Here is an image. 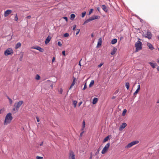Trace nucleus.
I'll return each instance as SVG.
<instances>
[{
    "label": "nucleus",
    "mask_w": 159,
    "mask_h": 159,
    "mask_svg": "<svg viewBox=\"0 0 159 159\" xmlns=\"http://www.w3.org/2000/svg\"><path fill=\"white\" fill-rule=\"evenodd\" d=\"M110 145V143H108L104 147L102 151V154H105L107 151L108 148H109Z\"/></svg>",
    "instance_id": "39448f33"
},
{
    "label": "nucleus",
    "mask_w": 159,
    "mask_h": 159,
    "mask_svg": "<svg viewBox=\"0 0 159 159\" xmlns=\"http://www.w3.org/2000/svg\"><path fill=\"white\" fill-rule=\"evenodd\" d=\"M7 97L9 100L10 104H12L13 102L12 100L8 96H7Z\"/></svg>",
    "instance_id": "393cba45"
},
{
    "label": "nucleus",
    "mask_w": 159,
    "mask_h": 159,
    "mask_svg": "<svg viewBox=\"0 0 159 159\" xmlns=\"http://www.w3.org/2000/svg\"><path fill=\"white\" fill-rule=\"evenodd\" d=\"M23 101H20L18 102L15 103L14 105V107L16 108V109H18L19 110V108L21 106L22 104L23 103Z\"/></svg>",
    "instance_id": "423d86ee"
},
{
    "label": "nucleus",
    "mask_w": 159,
    "mask_h": 159,
    "mask_svg": "<svg viewBox=\"0 0 159 159\" xmlns=\"http://www.w3.org/2000/svg\"><path fill=\"white\" fill-rule=\"evenodd\" d=\"M99 16H94L92 17H91L87 19L86 20L84 23H83V25H84L92 20H93L95 19H98L99 18Z\"/></svg>",
    "instance_id": "7ed1b4c3"
},
{
    "label": "nucleus",
    "mask_w": 159,
    "mask_h": 159,
    "mask_svg": "<svg viewBox=\"0 0 159 159\" xmlns=\"http://www.w3.org/2000/svg\"><path fill=\"white\" fill-rule=\"evenodd\" d=\"M157 103H159V99L157 101Z\"/></svg>",
    "instance_id": "774afa93"
},
{
    "label": "nucleus",
    "mask_w": 159,
    "mask_h": 159,
    "mask_svg": "<svg viewBox=\"0 0 159 159\" xmlns=\"http://www.w3.org/2000/svg\"><path fill=\"white\" fill-rule=\"evenodd\" d=\"M139 90L137 89V90H136V91H135V92L134 93V95H135L137 94L138 93Z\"/></svg>",
    "instance_id": "e433bc0d"
},
{
    "label": "nucleus",
    "mask_w": 159,
    "mask_h": 159,
    "mask_svg": "<svg viewBox=\"0 0 159 159\" xmlns=\"http://www.w3.org/2000/svg\"><path fill=\"white\" fill-rule=\"evenodd\" d=\"M83 125L84 126H84H85V122H84V121L83 122Z\"/></svg>",
    "instance_id": "13d9d810"
},
{
    "label": "nucleus",
    "mask_w": 159,
    "mask_h": 159,
    "mask_svg": "<svg viewBox=\"0 0 159 159\" xmlns=\"http://www.w3.org/2000/svg\"><path fill=\"white\" fill-rule=\"evenodd\" d=\"M69 155V159H75V154L73 152L70 151Z\"/></svg>",
    "instance_id": "6e6552de"
},
{
    "label": "nucleus",
    "mask_w": 159,
    "mask_h": 159,
    "mask_svg": "<svg viewBox=\"0 0 159 159\" xmlns=\"http://www.w3.org/2000/svg\"><path fill=\"white\" fill-rule=\"evenodd\" d=\"M13 119V117L12 116V114L9 112L7 114L5 117V120L4 122V125H7L10 124Z\"/></svg>",
    "instance_id": "f257e3e1"
},
{
    "label": "nucleus",
    "mask_w": 159,
    "mask_h": 159,
    "mask_svg": "<svg viewBox=\"0 0 159 159\" xmlns=\"http://www.w3.org/2000/svg\"><path fill=\"white\" fill-rule=\"evenodd\" d=\"M86 14V12H82V15H81L82 17V18L84 17L85 15Z\"/></svg>",
    "instance_id": "2f4dec72"
},
{
    "label": "nucleus",
    "mask_w": 159,
    "mask_h": 159,
    "mask_svg": "<svg viewBox=\"0 0 159 159\" xmlns=\"http://www.w3.org/2000/svg\"><path fill=\"white\" fill-rule=\"evenodd\" d=\"M145 36L146 38L149 39H151L152 36L151 32L149 30H148L146 34L145 35Z\"/></svg>",
    "instance_id": "0eeeda50"
},
{
    "label": "nucleus",
    "mask_w": 159,
    "mask_h": 159,
    "mask_svg": "<svg viewBox=\"0 0 159 159\" xmlns=\"http://www.w3.org/2000/svg\"><path fill=\"white\" fill-rule=\"evenodd\" d=\"M31 17V16H27L26 17V18H27V19H30Z\"/></svg>",
    "instance_id": "864d4df0"
},
{
    "label": "nucleus",
    "mask_w": 159,
    "mask_h": 159,
    "mask_svg": "<svg viewBox=\"0 0 159 159\" xmlns=\"http://www.w3.org/2000/svg\"><path fill=\"white\" fill-rule=\"evenodd\" d=\"M22 58H23L22 56L20 57L19 59L20 61H22Z\"/></svg>",
    "instance_id": "3c124183"
},
{
    "label": "nucleus",
    "mask_w": 159,
    "mask_h": 159,
    "mask_svg": "<svg viewBox=\"0 0 159 159\" xmlns=\"http://www.w3.org/2000/svg\"><path fill=\"white\" fill-rule=\"evenodd\" d=\"M102 8V9L106 12H107L108 11V9L107 7L105 5H102L101 6Z\"/></svg>",
    "instance_id": "ddd939ff"
},
{
    "label": "nucleus",
    "mask_w": 159,
    "mask_h": 159,
    "mask_svg": "<svg viewBox=\"0 0 159 159\" xmlns=\"http://www.w3.org/2000/svg\"><path fill=\"white\" fill-rule=\"evenodd\" d=\"M109 139V136H108L107 137H106L103 140V143L105 142H106Z\"/></svg>",
    "instance_id": "4be33fe9"
},
{
    "label": "nucleus",
    "mask_w": 159,
    "mask_h": 159,
    "mask_svg": "<svg viewBox=\"0 0 159 159\" xmlns=\"http://www.w3.org/2000/svg\"><path fill=\"white\" fill-rule=\"evenodd\" d=\"M76 25H74L73 26V28L72 29L73 30H75V28H76Z\"/></svg>",
    "instance_id": "c03bdc74"
},
{
    "label": "nucleus",
    "mask_w": 159,
    "mask_h": 159,
    "mask_svg": "<svg viewBox=\"0 0 159 159\" xmlns=\"http://www.w3.org/2000/svg\"><path fill=\"white\" fill-rule=\"evenodd\" d=\"M142 43L140 41H138L135 44L136 47V52H138L139 51L142 49Z\"/></svg>",
    "instance_id": "f03ea898"
},
{
    "label": "nucleus",
    "mask_w": 159,
    "mask_h": 159,
    "mask_svg": "<svg viewBox=\"0 0 159 159\" xmlns=\"http://www.w3.org/2000/svg\"><path fill=\"white\" fill-rule=\"evenodd\" d=\"M55 60V58L54 57H53L52 58V62H53Z\"/></svg>",
    "instance_id": "603ef678"
},
{
    "label": "nucleus",
    "mask_w": 159,
    "mask_h": 159,
    "mask_svg": "<svg viewBox=\"0 0 159 159\" xmlns=\"http://www.w3.org/2000/svg\"><path fill=\"white\" fill-rule=\"evenodd\" d=\"M100 148H99L97 150V152H96L95 153L96 155H97L99 153V152L100 151Z\"/></svg>",
    "instance_id": "c9c22d12"
},
{
    "label": "nucleus",
    "mask_w": 159,
    "mask_h": 159,
    "mask_svg": "<svg viewBox=\"0 0 159 159\" xmlns=\"http://www.w3.org/2000/svg\"><path fill=\"white\" fill-rule=\"evenodd\" d=\"M36 159H43V157L38 156L36 157Z\"/></svg>",
    "instance_id": "4c0bfd02"
},
{
    "label": "nucleus",
    "mask_w": 159,
    "mask_h": 159,
    "mask_svg": "<svg viewBox=\"0 0 159 159\" xmlns=\"http://www.w3.org/2000/svg\"><path fill=\"white\" fill-rule=\"evenodd\" d=\"M103 63H101L100 64L98 65V67H101L102 66V65H103Z\"/></svg>",
    "instance_id": "79ce46f5"
},
{
    "label": "nucleus",
    "mask_w": 159,
    "mask_h": 159,
    "mask_svg": "<svg viewBox=\"0 0 159 159\" xmlns=\"http://www.w3.org/2000/svg\"><path fill=\"white\" fill-rule=\"evenodd\" d=\"M116 51L117 49L115 48H114L113 50L111 52V54L112 55L116 53Z\"/></svg>",
    "instance_id": "dca6fc26"
},
{
    "label": "nucleus",
    "mask_w": 159,
    "mask_h": 159,
    "mask_svg": "<svg viewBox=\"0 0 159 159\" xmlns=\"http://www.w3.org/2000/svg\"><path fill=\"white\" fill-rule=\"evenodd\" d=\"M12 110L13 111H18V109H16V107H14L13 108V109H12Z\"/></svg>",
    "instance_id": "37998d69"
},
{
    "label": "nucleus",
    "mask_w": 159,
    "mask_h": 159,
    "mask_svg": "<svg viewBox=\"0 0 159 159\" xmlns=\"http://www.w3.org/2000/svg\"><path fill=\"white\" fill-rule=\"evenodd\" d=\"M36 118L37 121L38 122H39V121H40V120H39V117L38 116H36Z\"/></svg>",
    "instance_id": "a18cd8bd"
},
{
    "label": "nucleus",
    "mask_w": 159,
    "mask_h": 159,
    "mask_svg": "<svg viewBox=\"0 0 159 159\" xmlns=\"http://www.w3.org/2000/svg\"><path fill=\"white\" fill-rule=\"evenodd\" d=\"M43 142H42L40 144H39L40 146H42L43 145Z\"/></svg>",
    "instance_id": "0e129e2a"
},
{
    "label": "nucleus",
    "mask_w": 159,
    "mask_h": 159,
    "mask_svg": "<svg viewBox=\"0 0 159 159\" xmlns=\"http://www.w3.org/2000/svg\"><path fill=\"white\" fill-rule=\"evenodd\" d=\"M125 86L127 89H129V84L128 82H126L125 83Z\"/></svg>",
    "instance_id": "b1692460"
},
{
    "label": "nucleus",
    "mask_w": 159,
    "mask_h": 159,
    "mask_svg": "<svg viewBox=\"0 0 159 159\" xmlns=\"http://www.w3.org/2000/svg\"><path fill=\"white\" fill-rule=\"evenodd\" d=\"M93 9H91L90 10V11H89V15L91 14V13H92V12H93Z\"/></svg>",
    "instance_id": "ea45409f"
},
{
    "label": "nucleus",
    "mask_w": 159,
    "mask_h": 159,
    "mask_svg": "<svg viewBox=\"0 0 159 159\" xmlns=\"http://www.w3.org/2000/svg\"><path fill=\"white\" fill-rule=\"evenodd\" d=\"M147 45L149 47V48L151 50H152L154 49V47H153L151 43H148L147 44Z\"/></svg>",
    "instance_id": "2eb2a0df"
},
{
    "label": "nucleus",
    "mask_w": 159,
    "mask_h": 159,
    "mask_svg": "<svg viewBox=\"0 0 159 159\" xmlns=\"http://www.w3.org/2000/svg\"><path fill=\"white\" fill-rule=\"evenodd\" d=\"M81 60V59L80 61H79V65H80V66H81V62H80Z\"/></svg>",
    "instance_id": "6e6d98bb"
},
{
    "label": "nucleus",
    "mask_w": 159,
    "mask_h": 159,
    "mask_svg": "<svg viewBox=\"0 0 159 159\" xmlns=\"http://www.w3.org/2000/svg\"><path fill=\"white\" fill-rule=\"evenodd\" d=\"M4 109H2L0 110V115L2 113L4 112Z\"/></svg>",
    "instance_id": "f704fd0d"
},
{
    "label": "nucleus",
    "mask_w": 159,
    "mask_h": 159,
    "mask_svg": "<svg viewBox=\"0 0 159 159\" xmlns=\"http://www.w3.org/2000/svg\"><path fill=\"white\" fill-rule=\"evenodd\" d=\"M34 49H37L41 52H43L44 51V49L39 46H36L34 48Z\"/></svg>",
    "instance_id": "9b49d317"
},
{
    "label": "nucleus",
    "mask_w": 159,
    "mask_h": 159,
    "mask_svg": "<svg viewBox=\"0 0 159 159\" xmlns=\"http://www.w3.org/2000/svg\"><path fill=\"white\" fill-rule=\"evenodd\" d=\"M126 111H127V110L126 109H125L124 110L123 112L122 113V114L123 116H124L125 115V114L126 113Z\"/></svg>",
    "instance_id": "c756f323"
},
{
    "label": "nucleus",
    "mask_w": 159,
    "mask_h": 159,
    "mask_svg": "<svg viewBox=\"0 0 159 159\" xmlns=\"http://www.w3.org/2000/svg\"><path fill=\"white\" fill-rule=\"evenodd\" d=\"M62 91H63V90H62V89H60V91H59L60 93L61 94H62Z\"/></svg>",
    "instance_id": "09e8293b"
},
{
    "label": "nucleus",
    "mask_w": 159,
    "mask_h": 159,
    "mask_svg": "<svg viewBox=\"0 0 159 159\" xmlns=\"http://www.w3.org/2000/svg\"><path fill=\"white\" fill-rule=\"evenodd\" d=\"M92 153H91V156H90V157H89V159H92Z\"/></svg>",
    "instance_id": "052dcab7"
},
{
    "label": "nucleus",
    "mask_w": 159,
    "mask_h": 159,
    "mask_svg": "<svg viewBox=\"0 0 159 159\" xmlns=\"http://www.w3.org/2000/svg\"><path fill=\"white\" fill-rule=\"evenodd\" d=\"M62 54L64 56H65V51H63L62 52Z\"/></svg>",
    "instance_id": "8fccbe9b"
},
{
    "label": "nucleus",
    "mask_w": 159,
    "mask_h": 159,
    "mask_svg": "<svg viewBox=\"0 0 159 159\" xmlns=\"http://www.w3.org/2000/svg\"><path fill=\"white\" fill-rule=\"evenodd\" d=\"M12 12V11L11 10H7L5 11L4 16L5 17L8 16Z\"/></svg>",
    "instance_id": "9d476101"
},
{
    "label": "nucleus",
    "mask_w": 159,
    "mask_h": 159,
    "mask_svg": "<svg viewBox=\"0 0 159 159\" xmlns=\"http://www.w3.org/2000/svg\"><path fill=\"white\" fill-rule=\"evenodd\" d=\"M149 64L153 68H155V66H157L156 64L152 62H149Z\"/></svg>",
    "instance_id": "a211bd4d"
},
{
    "label": "nucleus",
    "mask_w": 159,
    "mask_h": 159,
    "mask_svg": "<svg viewBox=\"0 0 159 159\" xmlns=\"http://www.w3.org/2000/svg\"><path fill=\"white\" fill-rule=\"evenodd\" d=\"M157 62L159 63V59H157Z\"/></svg>",
    "instance_id": "69168bd1"
},
{
    "label": "nucleus",
    "mask_w": 159,
    "mask_h": 159,
    "mask_svg": "<svg viewBox=\"0 0 159 159\" xmlns=\"http://www.w3.org/2000/svg\"><path fill=\"white\" fill-rule=\"evenodd\" d=\"M102 38H100L99 39L98 41L97 46H101L102 44Z\"/></svg>",
    "instance_id": "f3484780"
},
{
    "label": "nucleus",
    "mask_w": 159,
    "mask_h": 159,
    "mask_svg": "<svg viewBox=\"0 0 159 159\" xmlns=\"http://www.w3.org/2000/svg\"><path fill=\"white\" fill-rule=\"evenodd\" d=\"M134 145L132 142H131L129 143L127 146L126 147L127 148H129L133 146Z\"/></svg>",
    "instance_id": "412c9836"
},
{
    "label": "nucleus",
    "mask_w": 159,
    "mask_h": 159,
    "mask_svg": "<svg viewBox=\"0 0 159 159\" xmlns=\"http://www.w3.org/2000/svg\"><path fill=\"white\" fill-rule=\"evenodd\" d=\"M75 17V15L74 14H72L70 15V19L73 20L74 19Z\"/></svg>",
    "instance_id": "5701e85b"
},
{
    "label": "nucleus",
    "mask_w": 159,
    "mask_h": 159,
    "mask_svg": "<svg viewBox=\"0 0 159 159\" xmlns=\"http://www.w3.org/2000/svg\"><path fill=\"white\" fill-rule=\"evenodd\" d=\"M98 100V99L97 98H94L93 99V102H92L93 104H95L97 102Z\"/></svg>",
    "instance_id": "aec40b11"
},
{
    "label": "nucleus",
    "mask_w": 159,
    "mask_h": 159,
    "mask_svg": "<svg viewBox=\"0 0 159 159\" xmlns=\"http://www.w3.org/2000/svg\"><path fill=\"white\" fill-rule=\"evenodd\" d=\"M18 20V18L17 17V14H15V20L16 21H17Z\"/></svg>",
    "instance_id": "7c9ffc66"
},
{
    "label": "nucleus",
    "mask_w": 159,
    "mask_h": 159,
    "mask_svg": "<svg viewBox=\"0 0 159 159\" xmlns=\"http://www.w3.org/2000/svg\"><path fill=\"white\" fill-rule=\"evenodd\" d=\"M132 142H133V144L134 145L135 144L138 143H139V141L138 140H136L133 141Z\"/></svg>",
    "instance_id": "cd10ccee"
},
{
    "label": "nucleus",
    "mask_w": 159,
    "mask_h": 159,
    "mask_svg": "<svg viewBox=\"0 0 159 159\" xmlns=\"http://www.w3.org/2000/svg\"><path fill=\"white\" fill-rule=\"evenodd\" d=\"M69 36V34L68 33H66L64 34V36L66 37Z\"/></svg>",
    "instance_id": "72a5a7b5"
},
{
    "label": "nucleus",
    "mask_w": 159,
    "mask_h": 159,
    "mask_svg": "<svg viewBox=\"0 0 159 159\" xmlns=\"http://www.w3.org/2000/svg\"><path fill=\"white\" fill-rule=\"evenodd\" d=\"M127 126V124L126 123H123L120 126L119 128V130L120 131L122 130Z\"/></svg>",
    "instance_id": "1a4fd4ad"
},
{
    "label": "nucleus",
    "mask_w": 159,
    "mask_h": 159,
    "mask_svg": "<svg viewBox=\"0 0 159 159\" xmlns=\"http://www.w3.org/2000/svg\"><path fill=\"white\" fill-rule=\"evenodd\" d=\"M73 103L74 107H76V104L77 103V101L75 100H74L73 101Z\"/></svg>",
    "instance_id": "bb28decb"
},
{
    "label": "nucleus",
    "mask_w": 159,
    "mask_h": 159,
    "mask_svg": "<svg viewBox=\"0 0 159 159\" xmlns=\"http://www.w3.org/2000/svg\"><path fill=\"white\" fill-rule=\"evenodd\" d=\"M51 39V37L50 36H48L47 39H46L45 43L46 44H47L49 43Z\"/></svg>",
    "instance_id": "f8f14e48"
},
{
    "label": "nucleus",
    "mask_w": 159,
    "mask_h": 159,
    "mask_svg": "<svg viewBox=\"0 0 159 159\" xmlns=\"http://www.w3.org/2000/svg\"><path fill=\"white\" fill-rule=\"evenodd\" d=\"M117 40L116 39H114L111 40V43L112 44H115L117 42Z\"/></svg>",
    "instance_id": "6ab92c4d"
},
{
    "label": "nucleus",
    "mask_w": 159,
    "mask_h": 159,
    "mask_svg": "<svg viewBox=\"0 0 159 159\" xmlns=\"http://www.w3.org/2000/svg\"><path fill=\"white\" fill-rule=\"evenodd\" d=\"M137 89L139 90H140V85H139L138 87V88Z\"/></svg>",
    "instance_id": "4d7b16f0"
},
{
    "label": "nucleus",
    "mask_w": 159,
    "mask_h": 159,
    "mask_svg": "<svg viewBox=\"0 0 159 159\" xmlns=\"http://www.w3.org/2000/svg\"><path fill=\"white\" fill-rule=\"evenodd\" d=\"M73 78H74L71 84V85L73 86H74L75 84V80L76 79V78H75L74 77H73Z\"/></svg>",
    "instance_id": "c85d7f7f"
},
{
    "label": "nucleus",
    "mask_w": 159,
    "mask_h": 159,
    "mask_svg": "<svg viewBox=\"0 0 159 159\" xmlns=\"http://www.w3.org/2000/svg\"><path fill=\"white\" fill-rule=\"evenodd\" d=\"M115 98H116V97H115V96H113V97H112V99H114Z\"/></svg>",
    "instance_id": "680f3d73"
},
{
    "label": "nucleus",
    "mask_w": 159,
    "mask_h": 159,
    "mask_svg": "<svg viewBox=\"0 0 159 159\" xmlns=\"http://www.w3.org/2000/svg\"><path fill=\"white\" fill-rule=\"evenodd\" d=\"M157 70L159 71V66H158L157 67Z\"/></svg>",
    "instance_id": "e2e57ef3"
},
{
    "label": "nucleus",
    "mask_w": 159,
    "mask_h": 159,
    "mask_svg": "<svg viewBox=\"0 0 159 159\" xmlns=\"http://www.w3.org/2000/svg\"><path fill=\"white\" fill-rule=\"evenodd\" d=\"M91 36L92 37H93V34H92L91 35Z\"/></svg>",
    "instance_id": "338daca9"
},
{
    "label": "nucleus",
    "mask_w": 159,
    "mask_h": 159,
    "mask_svg": "<svg viewBox=\"0 0 159 159\" xmlns=\"http://www.w3.org/2000/svg\"><path fill=\"white\" fill-rule=\"evenodd\" d=\"M82 103V102H80L79 104H78V106H80V105Z\"/></svg>",
    "instance_id": "5fc2aeb1"
},
{
    "label": "nucleus",
    "mask_w": 159,
    "mask_h": 159,
    "mask_svg": "<svg viewBox=\"0 0 159 159\" xmlns=\"http://www.w3.org/2000/svg\"><path fill=\"white\" fill-rule=\"evenodd\" d=\"M21 46V43L20 42L18 43L15 45V48L17 49L20 47Z\"/></svg>",
    "instance_id": "4468645a"
},
{
    "label": "nucleus",
    "mask_w": 159,
    "mask_h": 159,
    "mask_svg": "<svg viewBox=\"0 0 159 159\" xmlns=\"http://www.w3.org/2000/svg\"><path fill=\"white\" fill-rule=\"evenodd\" d=\"M87 88V86H86V83L85 84H84V87L83 88V89L82 90H84L85 89Z\"/></svg>",
    "instance_id": "a19ab883"
},
{
    "label": "nucleus",
    "mask_w": 159,
    "mask_h": 159,
    "mask_svg": "<svg viewBox=\"0 0 159 159\" xmlns=\"http://www.w3.org/2000/svg\"><path fill=\"white\" fill-rule=\"evenodd\" d=\"M94 81L93 80H92L91 81V82L89 85V87H91L92 85L94 84Z\"/></svg>",
    "instance_id": "a878e982"
},
{
    "label": "nucleus",
    "mask_w": 159,
    "mask_h": 159,
    "mask_svg": "<svg viewBox=\"0 0 159 159\" xmlns=\"http://www.w3.org/2000/svg\"><path fill=\"white\" fill-rule=\"evenodd\" d=\"M35 79L37 80H39L40 79V77L39 75H37L35 77Z\"/></svg>",
    "instance_id": "473e14b6"
},
{
    "label": "nucleus",
    "mask_w": 159,
    "mask_h": 159,
    "mask_svg": "<svg viewBox=\"0 0 159 159\" xmlns=\"http://www.w3.org/2000/svg\"><path fill=\"white\" fill-rule=\"evenodd\" d=\"M13 53L12 49L11 48H9L7 49L4 52V55L6 56L11 55Z\"/></svg>",
    "instance_id": "20e7f679"
},
{
    "label": "nucleus",
    "mask_w": 159,
    "mask_h": 159,
    "mask_svg": "<svg viewBox=\"0 0 159 159\" xmlns=\"http://www.w3.org/2000/svg\"><path fill=\"white\" fill-rule=\"evenodd\" d=\"M73 86L71 85L70 86V88L69 89H70L73 87Z\"/></svg>",
    "instance_id": "bf43d9fd"
},
{
    "label": "nucleus",
    "mask_w": 159,
    "mask_h": 159,
    "mask_svg": "<svg viewBox=\"0 0 159 159\" xmlns=\"http://www.w3.org/2000/svg\"><path fill=\"white\" fill-rule=\"evenodd\" d=\"M77 31L76 33V34L77 35H78L79 34V33L80 31V29H77Z\"/></svg>",
    "instance_id": "49530a36"
},
{
    "label": "nucleus",
    "mask_w": 159,
    "mask_h": 159,
    "mask_svg": "<svg viewBox=\"0 0 159 159\" xmlns=\"http://www.w3.org/2000/svg\"><path fill=\"white\" fill-rule=\"evenodd\" d=\"M57 44L60 47L61 46H62V44L61 43V42L60 41H59L57 43Z\"/></svg>",
    "instance_id": "58836bf2"
},
{
    "label": "nucleus",
    "mask_w": 159,
    "mask_h": 159,
    "mask_svg": "<svg viewBox=\"0 0 159 159\" xmlns=\"http://www.w3.org/2000/svg\"><path fill=\"white\" fill-rule=\"evenodd\" d=\"M63 18L65 19V20L67 22V21H68V18L67 17H63Z\"/></svg>",
    "instance_id": "de8ad7c7"
}]
</instances>
